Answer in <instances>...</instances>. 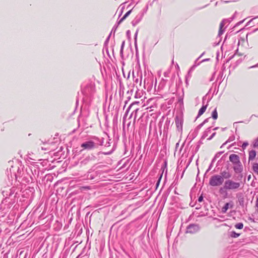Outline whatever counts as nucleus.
<instances>
[{
    "label": "nucleus",
    "instance_id": "nucleus-1",
    "mask_svg": "<svg viewBox=\"0 0 258 258\" xmlns=\"http://www.w3.org/2000/svg\"><path fill=\"white\" fill-rule=\"evenodd\" d=\"M241 185V182H236L232 179H228L224 182V188L226 190L236 191L240 188Z\"/></svg>",
    "mask_w": 258,
    "mask_h": 258
},
{
    "label": "nucleus",
    "instance_id": "nucleus-2",
    "mask_svg": "<svg viewBox=\"0 0 258 258\" xmlns=\"http://www.w3.org/2000/svg\"><path fill=\"white\" fill-rule=\"evenodd\" d=\"M224 181V179L220 175L212 176L209 181V184L213 186H217L221 185Z\"/></svg>",
    "mask_w": 258,
    "mask_h": 258
},
{
    "label": "nucleus",
    "instance_id": "nucleus-3",
    "mask_svg": "<svg viewBox=\"0 0 258 258\" xmlns=\"http://www.w3.org/2000/svg\"><path fill=\"white\" fill-rule=\"evenodd\" d=\"M95 144L93 141H88L83 143L81 147L84 149L90 150L95 148Z\"/></svg>",
    "mask_w": 258,
    "mask_h": 258
},
{
    "label": "nucleus",
    "instance_id": "nucleus-4",
    "mask_svg": "<svg viewBox=\"0 0 258 258\" xmlns=\"http://www.w3.org/2000/svg\"><path fill=\"white\" fill-rule=\"evenodd\" d=\"M229 160L233 165L240 162L238 155L235 154H232L230 155Z\"/></svg>",
    "mask_w": 258,
    "mask_h": 258
},
{
    "label": "nucleus",
    "instance_id": "nucleus-5",
    "mask_svg": "<svg viewBox=\"0 0 258 258\" xmlns=\"http://www.w3.org/2000/svg\"><path fill=\"white\" fill-rule=\"evenodd\" d=\"M233 169L234 171L237 173H240L243 170V166L241 163L240 162L238 163L233 165Z\"/></svg>",
    "mask_w": 258,
    "mask_h": 258
},
{
    "label": "nucleus",
    "instance_id": "nucleus-6",
    "mask_svg": "<svg viewBox=\"0 0 258 258\" xmlns=\"http://www.w3.org/2000/svg\"><path fill=\"white\" fill-rule=\"evenodd\" d=\"M256 151L255 150H251L249 152L248 161L253 160L256 157Z\"/></svg>",
    "mask_w": 258,
    "mask_h": 258
},
{
    "label": "nucleus",
    "instance_id": "nucleus-7",
    "mask_svg": "<svg viewBox=\"0 0 258 258\" xmlns=\"http://www.w3.org/2000/svg\"><path fill=\"white\" fill-rule=\"evenodd\" d=\"M221 176H222V178L223 179L225 178V179H229V178H230L231 176V175L230 174V173L226 171H223L222 172H221Z\"/></svg>",
    "mask_w": 258,
    "mask_h": 258
},
{
    "label": "nucleus",
    "instance_id": "nucleus-8",
    "mask_svg": "<svg viewBox=\"0 0 258 258\" xmlns=\"http://www.w3.org/2000/svg\"><path fill=\"white\" fill-rule=\"evenodd\" d=\"M207 108V105L202 106V107L199 111L198 117L201 116L206 111Z\"/></svg>",
    "mask_w": 258,
    "mask_h": 258
},
{
    "label": "nucleus",
    "instance_id": "nucleus-9",
    "mask_svg": "<svg viewBox=\"0 0 258 258\" xmlns=\"http://www.w3.org/2000/svg\"><path fill=\"white\" fill-rule=\"evenodd\" d=\"M252 169L254 172L258 175V163H252Z\"/></svg>",
    "mask_w": 258,
    "mask_h": 258
},
{
    "label": "nucleus",
    "instance_id": "nucleus-10",
    "mask_svg": "<svg viewBox=\"0 0 258 258\" xmlns=\"http://www.w3.org/2000/svg\"><path fill=\"white\" fill-rule=\"evenodd\" d=\"M230 204L226 203L225 206L222 208V212L223 213H225L228 209L229 208Z\"/></svg>",
    "mask_w": 258,
    "mask_h": 258
},
{
    "label": "nucleus",
    "instance_id": "nucleus-11",
    "mask_svg": "<svg viewBox=\"0 0 258 258\" xmlns=\"http://www.w3.org/2000/svg\"><path fill=\"white\" fill-rule=\"evenodd\" d=\"M212 118L215 120L217 119L218 112H217L216 108H215V110L213 111L212 114Z\"/></svg>",
    "mask_w": 258,
    "mask_h": 258
},
{
    "label": "nucleus",
    "instance_id": "nucleus-12",
    "mask_svg": "<svg viewBox=\"0 0 258 258\" xmlns=\"http://www.w3.org/2000/svg\"><path fill=\"white\" fill-rule=\"evenodd\" d=\"M235 227L238 229H241L243 227V224L242 223H238L235 225Z\"/></svg>",
    "mask_w": 258,
    "mask_h": 258
},
{
    "label": "nucleus",
    "instance_id": "nucleus-13",
    "mask_svg": "<svg viewBox=\"0 0 258 258\" xmlns=\"http://www.w3.org/2000/svg\"><path fill=\"white\" fill-rule=\"evenodd\" d=\"M239 235V234L236 233L235 231H232L230 234L231 237L233 238L238 237Z\"/></svg>",
    "mask_w": 258,
    "mask_h": 258
},
{
    "label": "nucleus",
    "instance_id": "nucleus-14",
    "mask_svg": "<svg viewBox=\"0 0 258 258\" xmlns=\"http://www.w3.org/2000/svg\"><path fill=\"white\" fill-rule=\"evenodd\" d=\"M131 13V11H128L126 14L121 18V19L120 20L119 22H121L123 20H124Z\"/></svg>",
    "mask_w": 258,
    "mask_h": 258
},
{
    "label": "nucleus",
    "instance_id": "nucleus-15",
    "mask_svg": "<svg viewBox=\"0 0 258 258\" xmlns=\"http://www.w3.org/2000/svg\"><path fill=\"white\" fill-rule=\"evenodd\" d=\"M255 207L256 208V211L258 213V195L256 197V200L255 203Z\"/></svg>",
    "mask_w": 258,
    "mask_h": 258
},
{
    "label": "nucleus",
    "instance_id": "nucleus-16",
    "mask_svg": "<svg viewBox=\"0 0 258 258\" xmlns=\"http://www.w3.org/2000/svg\"><path fill=\"white\" fill-rule=\"evenodd\" d=\"M162 174H161V175H160V177H159V179H158V181H157V183H156V186H157V187H158V185H159V183H160V181L161 179V178H162Z\"/></svg>",
    "mask_w": 258,
    "mask_h": 258
},
{
    "label": "nucleus",
    "instance_id": "nucleus-17",
    "mask_svg": "<svg viewBox=\"0 0 258 258\" xmlns=\"http://www.w3.org/2000/svg\"><path fill=\"white\" fill-rule=\"evenodd\" d=\"M253 145L254 147H258V138L255 141Z\"/></svg>",
    "mask_w": 258,
    "mask_h": 258
},
{
    "label": "nucleus",
    "instance_id": "nucleus-18",
    "mask_svg": "<svg viewBox=\"0 0 258 258\" xmlns=\"http://www.w3.org/2000/svg\"><path fill=\"white\" fill-rule=\"evenodd\" d=\"M203 196H201L199 198V199H198V201H199V202H202V201H203Z\"/></svg>",
    "mask_w": 258,
    "mask_h": 258
},
{
    "label": "nucleus",
    "instance_id": "nucleus-19",
    "mask_svg": "<svg viewBox=\"0 0 258 258\" xmlns=\"http://www.w3.org/2000/svg\"><path fill=\"white\" fill-rule=\"evenodd\" d=\"M248 144L247 143H244L242 144V148H245L247 146H248Z\"/></svg>",
    "mask_w": 258,
    "mask_h": 258
},
{
    "label": "nucleus",
    "instance_id": "nucleus-20",
    "mask_svg": "<svg viewBox=\"0 0 258 258\" xmlns=\"http://www.w3.org/2000/svg\"><path fill=\"white\" fill-rule=\"evenodd\" d=\"M223 27V25L222 24H220V31L221 30V29Z\"/></svg>",
    "mask_w": 258,
    "mask_h": 258
},
{
    "label": "nucleus",
    "instance_id": "nucleus-21",
    "mask_svg": "<svg viewBox=\"0 0 258 258\" xmlns=\"http://www.w3.org/2000/svg\"><path fill=\"white\" fill-rule=\"evenodd\" d=\"M250 178V175H249V176L248 177V180H249Z\"/></svg>",
    "mask_w": 258,
    "mask_h": 258
},
{
    "label": "nucleus",
    "instance_id": "nucleus-22",
    "mask_svg": "<svg viewBox=\"0 0 258 258\" xmlns=\"http://www.w3.org/2000/svg\"><path fill=\"white\" fill-rule=\"evenodd\" d=\"M121 47L123 48V45L121 46ZM121 49H122V48H121Z\"/></svg>",
    "mask_w": 258,
    "mask_h": 258
}]
</instances>
